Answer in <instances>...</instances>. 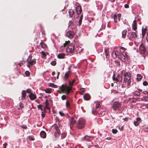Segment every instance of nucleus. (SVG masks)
Instances as JSON below:
<instances>
[{"label": "nucleus", "instance_id": "obj_1", "mask_svg": "<svg viewBox=\"0 0 148 148\" xmlns=\"http://www.w3.org/2000/svg\"><path fill=\"white\" fill-rule=\"evenodd\" d=\"M75 81V79H73L71 82L70 81H69V86H67L66 84H62L61 86H60L59 88L61 91H58V92L60 93L61 92L64 93L67 95L70 92H73L72 90V86L73 85Z\"/></svg>", "mask_w": 148, "mask_h": 148}, {"label": "nucleus", "instance_id": "obj_2", "mask_svg": "<svg viewBox=\"0 0 148 148\" xmlns=\"http://www.w3.org/2000/svg\"><path fill=\"white\" fill-rule=\"evenodd\" d=\"M123 84L125 85L127 84V87L129 88L131 82L132 73L130 72L125 73L123 74Z\"/></svg>", "mask_w": 148, "mask_h": 148}, {"label": "nucleus", "instance_id": "obj_3", "mask_svg": "<svg viewBox=\"0 0 148 148\" xmlns=\"http://www.w3.org/2000/svg\"><path fill=\"white\" fill-rule=\"evenodd\" d=\"M85 124V121L82 119H79L77 124V127L79 129L84 128Z\"/></svg>", "mask_w": 148, "mask_h": 148}, {"label": "nucleus", "instance_id": "obj_4", "mask_svg": "<svg viewBox=\"0 0 148 148\" xmlns=\"http://www.w3.org/2000/svg\"><path fill=\"white\" fill-rule=\"evenodd\" d=\"M147 48L145 45L142 43L139 46V53L141 54H145L147 51Z\"/></svg>", "mask_w": 148, "mask_h": 148}, {"label": "nucleus", "instance_id": "obj_5", "mask_svg": "<svg viewBox=\"0 0 148 148\" xmlns=\"http://www.w3.org/2000/svg\"><path fill=\"white\" fill-rule=\"evenodd\" d=\"M53 129L55 130V136L56 137L59 136L60 134V132L58 126L56 124H55L53 126Z\"/></svg>", "mask_w": 148, "mask_h": 148}, {"label": "nucleus", "instance_id": "obj_6", "mask_svg": "<svg viewBox=\"0 0 148 148\" xmlns=\"http://www.w3.org/2000/svg\"><path fill=\"white\" fill-rule=\"evenodd\" d=\"M74 47L73 44L69 45L66 49V52L68 53H72L74 51Z\"/></svg>", "mask_w": 148, "mask_h": 148}, {"label": "nucleus", "instance_id": "obj_7", "mask_svg": "<svg viewBox=\"0 0 148 148\" xmlns=\"http://www.w3.org/2000/svg\"><path fill=\"white\" fill-rule=\"evenodd\" d=\"M112 79L114 81L121 83L123 82V77L121 75L118 74L116 77H114V76H113Z\"/></svg>", "mask_w": 148, "mask_h": 148}, {"label": "nucleus", "instance_id": "obj_8", "mask_svg": "<svg viewBox=\"0 0 148 148\" xmlns=\"http://www.w3.org/2000/svg\"><path fill=\"white\" fill-rule=\"evenodd\" d=\"M121 107L120 104L119 102H115L113 105V108L114 110H116L119 109V108Z\"/></svg>", "mask_w": 148, "mask_h": 148}, {"label": "nucleus", "instance_id": "obj_9", "mask_svg": "<svg viewBox=\"0 0 148 148\" xmlns=\"http://www.w3.org/2000/svg\"><path fill=\"white\" fill-rule=\"evenodd\" d=\"M76 120L74 118L72 117L71 119H69V125H70V127L71 129H72V127L75 123Z\"/></svg>", "mask_w": 148, "mask_h": 148}, {"label": "nucleus", "instance_id": "obj_10", "mask_svg": "<svg viewBox=\"0 0 148 148\" xmlns=\"http://www.w3.org/2000/svg\"><path fill=\"white\" fill-rule=\"evenodd\" d=\"M75 33L71 31H68L66 33L67 36L70 38H73L75 36Z\"/></svg>", "mask_w": 148, "mask_h": 148}, {"label": "nucleus", "instance_id": "obj_11", "mask_svg": "<svg viewBox=\"0 0 148 148\" xmlns=\"http://www.w3.org/2000/svg\"><path fill=\"white\" fill-rule=\"evenodd\" d=\"M141 122V119L140 117H137L136 118V120L134 121V124L135 126H137L140 125Z\"/></svg>", "mask_w": 148, "mask_h": 148}, {"label": "nucleus", "instance_id": "obj_12", "mask_svg": "<svg viewBox=\"0 0 148 148\" xmlns=\"http://www.w3.org/2000/svg\"><path fill=\"white\" fill-rule=\"evenodd\" d=\"M130 37L129 38L130 39L133 38L136 39L137 38V35L135 32H130Z\"/></svg>", "mask_w": 148, "mask_h": 148}, {"label": "nucleus", "instance_id": "obj_13", "mask_svg": "<svg viewBox=\"0 0 148 148\" xmlns=\"http://www.w3.org/2000/svg\"><path fill=\"white\" fill-rule=\"evenodd\" d=\"M101 106L99 104H97L96 105V111H94V109L93 108H92V114H95V112H98V109L99 110V108L101 107Z\"/></svg>", "mask_w": 148, "mask_h": 148}, {"label": "nucleus", "instance_id": "obj_14", "mask_svg": "<svg viewBox=\"0 0 148 148\" xmlns=\"http://www.w3.org/2000/svg\"><path fill=\"white\" fill-rule=\"evenodd\" d=\"M76 11L78 14H80L82 12L81 7L77 5L76 7Z\"/></svg>", "mask_w": 148, "mask_h": 148}, {"label": "nucleus", "instance_id": "obj_15", "mask_svg": "<svg viewBox=\"0 0 148 148\" xmlns=\"http://www.w3.org/2000/svg\"><path fill=\"white\" fill-rule=\"evenodd\" d=\"M36 59H34L31 60H27L26 62L27 63L30 64L31 65H34L36 63Z\"/></svg>", "mask_w": 148, "mask_h": 148}, {"label": "nucleus", "instance_id": "obj_16", "mask_svg": "<svg viewBox=\"0 0 148 148\" xmlns=\"http://www.w3.org/2000/svg\"><path fill=\"white\" fill-rule=\"evenodd\" d=\"M132 29L136 31L137 29V24L136 20H134L132 24Z\"/></svg>", "mask_w": 148, "mask_h": 148}, {"label": "nucleus", "instance_id": "obj_17", "mask_svg": "<svg viewBox=\"0 0 148 148\" xmlns=\"http://www.w3.org/2000/svg\"><path fill=\"white\" fill-rule=\"evenodd\" d=\"M69 17L71 18L74 16L75 12L72 9H70L69 11Z\"/></svg>", "mask_w": 148, "mask_h": 148}, {"label": "nucleus", "instance_id": "obj_18", "mask_svg": "<svg viewBox=\"0 0 148 148\" xmlns=\"http://www.w3.org/2000/svg\"><path fill=\"white\" fill-rule=\"evenodd\" d=\"M40 134L41 137L42 138H45L46 137V134L44 131H41L40 132Z\"/></svg>", "mask_w": 148, "mask_h": 148}, {"label": "nucleus", "instance_id": "obj_19", "mask_svg": "<svg viewBox=\"0 0 148 148\" xmlns=\"http://www.w3.org/2000/svg\"><path fill=\"white\" fill-rule=\"evenodd\" d=\"M90 95L88 93L85 94L84 96V99L85 100L88 101L90 99Z\"/></svg>", "mask_w": 148, "mask_h": 148}, {"label": "nucleus", "instance_id": "obj_20", "mask_svg": "<svg viewBox=\"0 0 148 148\" xmlns=\"http://www.w3.org/2000/svg\"><path fill=\"white\" fill-rule=\"evenodd\" d=\"M29 96L31 100H33L36 98V95L33 94V92L30 93L29 95Z\"/></svg>", "mask_w": 148, "mask_h": 148}, {"label": "nucleus", "instance_id": "obj_21", "mask_svg": "<svg viewBox=\"0 0 148 148\" xmlns=\"http://www.w3.org/2000/svg\"><path fill=\"white\" fill-rule=\"evenodd\" d=\"M70 42V41L69 40L68 41H66L65 43L63 44V46H62L60 47V49H64L65 47L68 45Z\"/></svg>", "mask_w": 148, "mask_h": 148}, {"label": "nucleus", "instance_id": "obj_22", "mask_svg": "<svg viewBox=\"0 0 148 148\" xmlns=\"http://www.w3.org/2000/svg\"><path fill=\"white\" fill-rule=\"evenodd\" d=\"M147 30V29L146 28H144L143 27L142 29V35L143 36V38L145 36L146 32Z\"/></svg>", "mask_w": 148, "mask_h": 148}, {"label": "nucleus", "instance_id": "obj_23", "mask_svg": "<svg viewBox=\"0 0 148 148\" xmlns=\"http://www.w3.org/2000/svg\"><path fill=\"white\" fill-rule=\"evenodd\" d=\"M71 71L70 69L69 68V71L67 73H65L64 77L66 79H67L69 77V75L71 73Z\"/></svg>", "mask_w": 148, "mask_h": 148}, {"label": "nucleus", "instance_id": "obj_24", "mask_svg": "<svg viewBox=\"0 0 148 148\" xmlns=\"http://www.w3.org/2000/svg\"><path fill=\"white\" fill-rule=\"evenodd\" d=\"M26 91L25 90H23L22 93V96L21 99L24 100L25 99L26 95Z\"/></svg>", "mask_w": 148, "mask_h": 148}, {"label": "nucleus", "instance_id": "obj_25", "mask_svg": "<svg viewBox=\"0 0 148 148\" xmlns=\"http://www.w3.org/2000/svg\"><path fill=\"white\" fill-rule=\"evenodd\" d=\"M23 107V105L21 102L19 103L17 106V107L18 109H22Z\"/></svg>", "mask_w": 148, "mask_h": 148}, {"label": "nucleus", "instance_id": "obj_26", "mask_svg": "<svg viewBox=\"0 0 148 148\" xmlns=\"http://www.w3.org/2000/svg\"><path fill=\"white\" fill-rule=\"evenodd\" d=\"M65 56L64 53L59 54L58 55V58L59 59H62L64 58Z\"/></svg>", "mask_w": 148, "mask_h": 148}, {"label": "nucleus", "instance_id": "obj_27", "mask_svg": "<svg viewBox=\"0 0 148 148\" xmlns=\"http://www.w3.org/2000/svg\"><path fill=\"white\" fill-rule=\"evenodd\" d=\"M137 76L136 80L138 81H140L143 77L140 74H138L137 75Z\"/></svg>", "mask_w": 148, "mask_h": 148}, {"label": "nucleus", "instance_id": "obj_28", "mask_svg": "<svg viewBox=\"0 0 148 148\" xmlns=\"http://www.w3.org/2000/svg\"><path fill=\"white\" fill-rule=\"evenodd\" d=\"M127 31L126 29L124 30L122 32V37L123 38H125L126 37Z\"/></svg>", "mask_w": 148, "mask_h": 148}, {"label": "nucleus", "instance_id": "obj_29", "mask_svg": "<svg viewBox=\"0 0 148 148\" xmlns=\"http://www.w3.org/2000/svg\"><path fill=\"white\" fill-rule=\"evenodd\" d=\"M104 51L105 53V55L107 58L108 56L109 57V55L108 54L109 53V50L108 49H105L104 50Z\"/></svg>", "mask_w": 148, "mask_h": 148}, {"label": "nucleus", "instance_id": "obj_30", "mask_svg": "<svg viewBox=\"0 0 148 148\" xmlns=\"http://www.w3.org/2000/svg\"><path fill=\"white\" fill-rule=\"evenodd\" d=\"M45 91L46 93H50L51 92V88H47L45 89Z\"/></svg>", "mask_w": 148, "mask_h": 148}, {"label": "nucleus", "instance_id": "obj_31", "mask_svg": "<svg viewBox=\"0 0 148 148\" xmlns=\"http://www.w3.org/2000/svg\"><path fill=\"white\" fill-rule=\"evenodd\" d=\"M40 44L42 48L43 49H45L47 46L46 44L42 42H40Z\"/></svg>", "mask_w": 148, "mask_h": 148}, {"label": "nucleus", "instance_id": "obj_32", "mask_svg": "<svg viewBox=\"0 0 148 148\" xmlns=\"http://www.w3.org/2000/svg\"><path fill=\"white\" fill-rule=\"evenodd\" d=\"M49 103L47 99H46L45 101V108L46 109H49L48 106L49 105Z\"/></svg>", "mask_w": 148, "mask_h": 148}, {"label": "nucleus", "instance_id": "obj_33", "mask_svg": "<svg viewBox=\"0 0 148 148\" xmlns=\"http://www.w3.org/2000/svg\"><path fill=\"white\" fill-rule=\"evenodd\" d=\"M82 18L83 15H81L80 16V18L79 21V26H80L82 24Z\"/></svg>", "mask_w": 148, "mask_h": 148}, {"label": "nucleus", "instance_id": "obj_34", "mask_svg": "<svg viewBox=\"0 0 148 148\" xmlns=\"http://www.w3.org/2000/svg\"><path fill=\"white\" fill-rule=\"evenodd\" d=\"M49 86H50V87H51L53 88H57V86L52 83H50L49 84Z\"/></svg>", "mask_w": 148, "mask_h": 148}, {"label": "nucleus", "instance_id": "obj_35", "mask_svg": "<svg viewBox=\"0 0 148 148\" xmlns=\"http://www.w3.org/2000/svg\"><path fill=\"white\" fill-rule=\"evenodd\" d=\"M66 106L67 108H70L71 106L70 104V103L69 101H67L66 102Z\"/></svg>", "mask_w": 148, "mask_h": 148}, {"label": "nucleus", "instance_id": "obj_36", "mask_svg": "<svg viewBox=\"0 0 148 148\" xmlns=\"http://www.w3.org/2000/svg\"><path fill=\"white\" fill-rule=\"evenodd\" d=\"M114 19L115 23H116L117 22V15L114 14Z\"/></svg>", "mask_w": 148, "mask_h": 148}, {"label": "nucleus", "instance_id": "obj_37", "mask_svg": "<svg viewBox=\"0 0 148 148\" xmlns=\"http://www.w3.org/2000/svg\"><path fill=\"white\" fill-rule=\"evenodd\" d=\"M66 134L65 133H63L61 134V137L62 138H65L66 136Z\"/></svg>", "mask_w": 148, "mask_h": 148}, {"label": "nucleus", "instance_id": "obj_38", "mask_svg": "<svg viewBox=\"0 0 148 148\" xmlns=\"http://www.w3.org/2000/svg\"><path fill=\"white\" fill-rule=\"evenodd\" d=\"M25 74L26 76L28 77L30 75V73L28 71H26L25 73Z\"/></svg>", "mask_w": 148, "mask_h": 148}, {"label": "nucleus", "instance_id": "obj_39", "mask_svg": "<svg viewBox=\"0 0 148 148\" xmlns=\"http://www.w3.org/2000/svg\"><path fill=\"white\" fill-rule=\"evenodd\" d=\"M125 49L122 47H121L120 48L121 51V53H123L125 51Z\"/></svg>", "mask_w": 148, "mask_h": 148}, {"label": "nucleus", "instance_id": "obj_40", "mask_svg": "<svg viewBox=\"0 0 148 148\" xmlns=\"http://www.w3.org/2000/svg\"><path fill=\"white\" fill-rule=\"evenodd\" d=\"M56 64V62L55 61H52L51 62V64L52 66H55Z\"/></svg>", "mask_w": 148, "mask_h": 148}, {"label": "nucleus", "instance_id": "obj_41", "mask_svg": "<svg viewBox=\"0 0 148 148\" xmlns=\"http://www.w3.org/2000/svg\"><path fill=\"white\" fill-rule=\"evenodd\" d=\"M20 126L21 128L24 129H27V126L25 125H21Z\"/></svg>", "mask_w": 148, "mask_h": 148}, {"label": "nucleus", "instance_id": "obj_42", "mask_svg": "<svg viewBox=\"0 0 148 148\" xmlns=\"http://www.w3.org/2000/svg\"><path fill=\"white\" fill-rule=\"evenodd\" d=\"M117 132L118 131L116 129H112V132L114 134H116L117 133Z\"/></svg>", "mask_w": 148, "mask_h": 148}, {"label": "nucleus", "instance_id": "obj_43", "mask_svg": "<svg viewBox=\"0 0 148 148\" xmlns=\"http://www.w3.org/2000/svg\"><path fill=\"white\" fill-rule=\"evenodd\" d=\"M66 95H62L61 97V99L62 100H64L66 99Z\"/></svg>", "mask_w": 148, "mask_h": 148}, {"label": "nucleus", "instance_id": "obj_44", "mask_svg": "<svg viewBox=\"0 0 148 148\" xmlns=\"http://www.w3.org/2000/svg\"><path fill=\"white\" fill-rule=\"evenodd\" d=\"M144 101H148V97H145L143 98Z\"/></svg>", "mask_w": 148, "mask_h": 148}, {"label": "nucleus", "instance_id": "obj_45", "mask_svg": "<svg viewBox=\"0 0 148 148\" xmlns=\"http://www.w3.org/2000/svg\"><path fill=\"white\" fill-rule=\"evenodd\" d=\"M130 99L131 100V101L133 103L135 102L136 101V99H135L134 98H132L129 99V100Z\"/></svg>", "mask_w": 148, "mask_h": 148}, {"label": "nucleus", "instance_id": "obj_46", "mask_svg": "<svg viewBox=\"0 0 148 148\" xmlns=\"http://www.w3.org/2000/svg\"><path fill=\"white\" fill-rule=\"evenodd\" d=\"M115 64L117 66H119L120 65V63L117 60H116L115 61Z\"/></svg>", "mask_w": 148, "mask_h": 148}, {"label": "nucleus", "instance_id": "obj_47", "mask_svg": "<svg viewBox=\"0 0 148 148\" xmlns=\"http://www.w3.org/2000/svg\"><path fill=\"white\" fill-rule=\"evenodd\" d=\"M59 114L62 116H65L64 114L61 111H60L59 112Z\"/></svg>", "mask_w": 148, "mask_h": 148}, {"label": "nucleus", "instance_id": "obj_48", "mask_svg": "<svg viewBox=\"0 0 148 148\" xmlns=\"http://www.w3.org/2000/svg\"><path fill=\"white\" fill-rule=\"evenodd\" d=\"M143 84L144 86H146L148 85V83L147 81H145L143 82Z\"/></svg>", "mask_w": 148, "mask_h": 148}, {"label": "nucleus", "instance_id": "obj_49", "mask_svg": "<svg viewBox=\"0 0 148 148\" xmlns=\"http://www.w3.org/2000/svg\"><path fill=\"white\" fill-rule=\"evenodd\" d=\"M121 14H118L117 15V16H118V20L119 21H120V18L121 17Z\"/></svg>", "mask_w": 148, "mask_h": 148}, {"label": "nucleus", "instance_id": "obj_50", "mask_svg": "<svg viewBox=\"0 0 148 148\" xmlns=\"http://www.w3.org/2000/svg\"><path fill=\"white\" fill-rule=\"evenodd\" d=\"M27 92L28 93H32V92H31V90L29 89H27L26 90V92Z\"/></svg>", "mask_w": 148, "mask_h": 148}, {"label": "nucleus", "instance_id": "obj_51", "mask_svg": "<svg viewBox=\"0 0 148 148\" xmlns=\"http://www.w3.org/2000/svg\"><path fill=\"white\" fill-rule=\"evenodd\" d=\"M41 53L42 54V56H42V57H45V56H46V54H45V53L43 52V51H42L41 52Z\"/></svg>", "mask_w": 148, "mask_h": 148}, {"label": "nucleus", "instance_id": "obj_52", "mask_svg": "<svg viewBox=\"0 0 148 148\" xmlns=\"http://www.w3.org/2000/svg\"><path fill=\"white\" fill-rule=\"evenodd\" d=\"M45 113L44 112H42L41 115V116H42V118H43L44 117H45Z\"/></svg>", "mask_w": 148, "mask_h": 148}, {"label": "nucleus", "instance_id": "obj_53", "mask_svg": "<svg viewBox=\"0 0 148 148\" xmlns=\"http://www.w3.org/2000/svg\"><path fill=\"white\" fill-rule=\"evenodd\" d=\"M135 94L138 96H139L140 95V93L139 92H136L135 93Z\"/></svg>", "mask_w": 148, "mask_h": 148}, {"label": "nucleus", "instance_id": "obj_54", "mask_svg": "<svg viewBox=\"0 0 148 148\" xmlns=\"http://www.w3.org/2000/svg\"><path fill=\"white\" fill-rule=\"evenodd\" d=\"M29 138L30 140H34V139L32 137V136H29Z\"/></svg>", "mask_w": 148, "mask_h": 148}, {"label": "nucleus", "instance_id": "obj_55", "mask_svg": "<svg viewBox=\"0 0 148 148\" xmlns=\"http://www.w3.org/2000/svg\"><path fill=\"white\" fill-rule=\"evenodd\" d=\"M114 53V54L116 56H117L118 55V52L117 51H115V52H113V54Z\"/></svg>", "mask_w": 148, "mask_h": 148}, {"label": "nucleus", "instance_id": "obj_56", "mask_svg": "<svg viewBox=\"0 0 148 148\" xmlns=\"http://www.w3.org/2000/svg\"><path fill=\"white\" fill-rule=\"evenodd\" d=\"M124 7L126 8H129V5L127 4H125L124 5Z\"/></svg>", "mask_w": 148, "mask_h": 148}, {"label": "nucleus", "instance_id": "obj_57", "mask_svg": "<svg viewBox=\"0 0 148 148\" xmlns=\"http://www.w3.org/2000/svg\"><path fill=\"white\" fill-rule=\"evenodd\" d=\"M32 56L29 55V56L28 59L27 60H32Z\"/></svg>", "mask_w": 148, "mask_h": 148}, {"label": "nucleus", "instance_id": "obj_58", "mask_svg": "<svg viewBox=\"0 0 148 148\" xmlns=\"http://www.w3.org/2000/svg\"><path fill=\"white\" fill-rule=\"evenodd\" d=\"M37 107L38 109H40L42 107V106L41 105H39Z\"/></svg>", "mask_w": 148, "mask_h": 148}, {"label": "nucleus", "instance_id": "obj_59", "mask_svg": "<svg viewBox=\"0 0 148 148\" xmlns=\"http://www.w3.org/2000/svg\"><path fill=\"white\" fill-rule=\"evenodd\" d=\"M69 27L71 26V25L72 24V22L71 21H70L69 22Z\"/></svg>", "mask_w": 148, "mask_h": 148}, {"label": "nucleus", "instance_id": "obj_60", "mask_svg": "<svg viewBox=\"0 0 148 148\" xmlns=\"http://www.w3.org/2000/svg\"><path fill=\"white\" fill-rule=\"evenodd\" d=\"M18 64L20 66H21L22 65L24 64V63L21 62L20 63H19Z\"/></svg>", "mask_w": 148, "mask_h": 148}, {"label": "nucleus", "instance_id": "obj_61", "mask_svg": "<svg viewBox=\"0 0 148 148\" xmlns=\"http://www.w3.org/2000/svg\"><path fill=\"white\" fill-rule=\"evenodd\" d=\"M32 65H31L30 64H29V63H27V66L28 68H29Z\"/></svg>", "mask_w": 148, "mask_h": 148}, {"label": "nucleus", "instance_id": "obj_62", "mask_svg": "<svg viewBox=\"0 0 148 148\" xmlns=\"http://www.w3.org/2000/svg\"><path fill=\"white\" fill-rule=\"evenodd\" d=\"M146 39L147 41L148 42V32H147V37H146Z\"/></svg>", "mask_w": 148, "mask_h": 148}, {"label": "nucleus", "instance_id": "obj_63", "mask_svg": "<svg viewBox=\"0 0 148 148\" xmlns=\"http://www.w3.org/2000/svg\"><path fill=\"white\" fill-rule=\"evenodd\" d=\"M124 120L125 121H127L128 120V117H126L124 119Z\"/></svg>", "mask_w": 148, "mask_h": 148}, {"label": "nucleus", "instance_id": "obj_64", "mask_svg": "<svg viewBox=\"0 0 148 148\" xmlns=\"http://www.w3.org/2000/svg\"><path fill=\"white\" fill-rule=\"evenodd\" d=\"M121 56H122V58H123L124 59H125V56L123 54H122Z\"/></svg>", "mask_w": 148, "mask_h": 148}]
</instances>
